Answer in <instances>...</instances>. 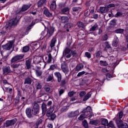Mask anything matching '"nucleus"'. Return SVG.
<instances>
[{"label":"nucleus","mask_w":128,"mask_h":128,"mask_svg":"<svg viewBox=\"0 0 128 128\" xmlns=\"http://www.w3.org/2000/svg\"><path fill=\"white\" fill-rule=\"evenodd\" d=\"M82 125L84 128H88V121L86 120H84L82 122Z\"/></svg>","instance_id":"obj_42"},{"label":"nucleus","mask_w":128,"mask_h":128,"mask_svg":"<svg viewBox=\"0 0 128 128\" xmlns=\"http://www.w3.org/2000/svg\"><path fill=\"white\" fill-rule=\"evenodd\" d=\"M3 70V74H8L12 72V70H10V66H4L2 68Z\"/></svg>","instance_id":"obj_14"},{"label":"nucleus","mask_w":128,"mask_h":128,"mask_svg":"<svg viewBox=\"0 0 128 128\" xmlns=\"http://www.w3.org/2000/svg\"><path fill=\"white\" fill-rule=\"evenodd\" d=\"M56 42V37H53L50 44L51 48H52L54 46Z\"/></svg>","instance_id":"obj_29"},{"label":"nucleus","mask_w":128,"mask_h":128,"mask_svg":"<svg viewBox=\"0 0 128 128\" xmlns=\"http://www.w3.org/2000/svg\"><path fill=\"white\" fill-rule=\"evenodd\" d=\"M20 104V98L16 97L14 99V106H18Z\"/></svg>","instance_id":"obj_25"},{"label":"nucleus","mask_w":128,"mask_h":128,"mask_svg":"<svg viewBox=\"0 0 128 128\" xmlns=\"http://www.w3.org/2000/svg\"><path fill=\"white\" fill-rule=\"evenodd\" d=\"M46 106H48L44 102H43L42 104L41 108L42 110V116H44V114H46V111L48 110Z\"/></svg>","instance_id":"obj_18"},{"label":"nucleus","mask_w":128,"mask_h":128,"mask_svg":"<svg viewBox=\"0 0 128 128\" xmlns=\"http://www.w3.org/2000/svg\"><path fill=\"white\" fill-rule=\"evenodd\" d=\"M68 17L66 16H63L60 17V22L62 24H68Z\"/></svg>","instance_id":"obj_22"},{"label":"nucleus","mask_w":128,"mask_h":128,"mask_svg":"<svg viewBox=\"0 0 128 128\" xmlns=\"http://www.w3.org/2000/svg\"><path fill=\"white\" fill-rule=\"evenodd\" d=\"M101 124H102V126H106L108 124V119L103 118L102 120Z\"/></svg>","instance_id":"obj_36"},{"label":"nucleus","mask_w":128,"mask_h":128,"mask_svg":"<svg viewBox=\"0 0 128 128\" xmlns=\"http://www.w3.org/2000/svg\"><path fill=\"white\" fill-rule=\"evenodd\" d=\"M112 78V75L108 73L106 75V78L107 80H108V78Z\"/></svg>","instance_id":"obj_60"},{"label":"nucleus","mask_w":128,"mask_h":128,"mask_svg":"<svg viewBox=\"0 0 128 128\" xmlns=\"http://www.w3.org/2000/svg\"><path fill=\"white\" fill-rule=\"evenodd\" d=\"M30 6H32V4H24L21 8H20L15 11L16 16L19 20H20L22 16V12H26Z\"/></svg>","instance_id":"obj_2"},{"label":"nucleus","mask_w":128,"mask_h":128,"mask_svg":"<svg viewBox=\"0 0 128 128\" xmlns=\"http://www.w3.org/2000/svg\"><path fill=\"white\" fill-rule=\"evenodd\" d=\"M42 84H40V82H36V84H35V88L37 90H42Z\"/></svg>","instance_id":"obj_33"},{"label":"nucleus","mask_w":128,"mask_h":128,"mask_svg":"<svg viewBox=\"0 0 128 128\" xmlns=\"http://www.w3.org/2000/svg\"><path fill=\"white\" fill-rule=\"evenodd\" d=\"M20 64H12V68H18V66H20Z\"/></svg>","instance_id":"obj_57"},{"label":"nucleus","mask_w":128,"mask_h":128,"mask_svg":"<svg viewBox=\"0 0 128 128\" xmlns=\"http://www.w3.org/2000/svg\"><path fill=\"white\" fill-rule=\"evenodd\" d=\"M22 92L20 89H17V95L16 96V98H22Z\"/></svg>","instance_id":"obj_38"},{"label":"nucleus","mask_w":128,"mask_h":128,"mask_svg":"<svg viewBox=\"0 0 128 128\" xmlns=\"http://www.w3.org/2000/svg\"><path fill=\"white\" fill-rule=\"evenodd\" d=\"M98 124V120H90V124H92L94 126H96Z\"/></svg>","instance_id":"obj_49"},{"label":"nucleus","mask_w":128,"mask_h":128,"mask_svg":"<svg viewBox=\"0 0 128 128\" xmlns=\"http://www.w3.org/2000/svg\"><path fill=\"white\" fill-rule=\"evenodd\" d=\"M54 110V106H50L48 110L46 112V116L48 117L50 120H54V119L56 118V114L54 113H52Z\"/></svg>","instance_id":"obj_4"},{"label":"nucleus","mask_w":128,"mask_h":128,"mask_svg":"<svg viewBox=\"0 0 128 128\" xmlns=\"http://www.w3.org/2000/svg\"><path fill=\"white\" fill-rule=\"evenodd\" d=\"M123 114L124 112H119L117 114L118 117H117L116 119V123L118 128L123 122L122 120Z\"/></svg>","instance_id":"obj_6"},{"label":"nucleus","mask_w":128,"mask_h":128,"mask_svg":"<svg viewBox=\"0 0 128 128\" xmlns=\"http://www.w3.org/2000/svg\"><path fill=\"white\" fill-rule=\"evenodd\" d=\"M78 70H80V64H77L75 68L76 72H78Z\"/></svg>","instance_id":"obj_56"},{"label":"nucleus","mask_w":128,"mask_h":128,"mask_svg":"<svg viewBox=\"0 0 128 128\" xmlns=\"http://www.w3.org/2000/svg\"><path fill=\"white\" fill-rule=\"evenodd\" d=\"M36 24V22H32L31 24H30L26 28V31L24 32V34H28V32H30V30L32 28V26Z\"/></svg>","instance_id":"obj_13"},{"label":"nucleus","mask_w":128,"mask_h":128,"mask_svg":"<svg viewBox=\"0 0 128 128\" xmlns=\"http://www.w3.org/2000/svg\"><path fill=\"white\" fill-rule=\"evenodd\" d=\"M31 110L32 112V114L36 116L40 114V105L38 103L35 102Z\"/></svg>","instance_id":"obj_5"},{"label":"nucleus","mask_w":128,"mask_h":128,"mask_svg":"<svg viewBox=\"0 0 128 128\" xmlns=\"http://www.w3.org/2000/svg\"><path fill=\"white\" fill-rule=\"evenodd\" d=\"M76 93V92H74V91L72 90L68 92V96H70V98H72V96H74V94Z\"/></svg>","instance_id":"obj_50"},{"label":"nucleus","mask_w":128,"mask_h":128,"mask_svg":"<svg viewBox=\"0 0 128 128\" xmlns=\"http://www.w3.org/2000/svg\"><path fill=\"white\" fill-rule=\"evenodd\" d=\"M107 126L108 128H116L114 126V122H112V120H110L109 123H108Z\"/></svg>","instance_id":"obj_45"},{"label":"nucleus","mask_w":128,"mask_h":128,"mask_svg":"<svg viewBox=\"0 0 128 128\" xmlns=\"http://www.w3.org/2000/svg\"><path fill=\"white\" fill-rule=\"evenodd\" d=\"M57 66L56 64H52L50 66V70H56L57 68Z\"/></svg>","instance_id":"obj_54"},{"label":"nucleus","mask_w":128,"mask_h":128,"mask_svg":"<svg viewBox=\"0 0 128 128\" xmlns=\"http://www.w3.org/2000/svg\"><path fill=\"white\" fill-rule=\"evenodd\" d=\"M42 119L38 118L34 125V128H38V126L42 124Z\"/></svg>","instance_id":"obj_30"},{"label":"nucleus","mask_w":128,"mask_h":128,"mask_svg":"<svg viewBox=\"0 0 128 128\" xmlns=\"http://www.w3.org/2000/svg\"><path fill=\"white\" fill-rule=\"evenodd\" d=\"M14 44V40H12L9 42L2 46L3 50H10L12 48V44Z\"/></svg>","instance_id":"obj_8"},{"label":"nucleus","mask_w":128,"mask_h":128,"mask_svg":"<svg viewBox=\"0 0 128 128\" xmlns=\"http://www.w3.org/2000/svg\"><path fill=\"white\" fill-rule=\"evenodd\" d=\"M90 14V12L88 10H86L84 12V16H88Z\"/></svg>","instance_id":"obj_61"},{"label":"nucleus","mask_w":128,"mask_h":128,"mask_svg":"<svg viewBox=\"0 0 128 128\" xmlns=\"http://www.w3.org/2000/svg\"><path fill=\"white\" fill-rule=\"evenodd\" d=\"M42 72L40 70H35V74L36 76H38V78H40V76H42Z\"/></svg>","instance_id":"obj_41"},{"label":"nucleus","mask_w":128,"mask_h":128,"mask_svg":"<svg viewBox=\"0 0 128 128\" xmlns=\"http://www.w3.org/2000/svg\"><path fill=\"white\" fill-rule=\"evenodd\" d=\"M122 16V13L120 12H117V13L114 15L115 18H118V16Z\"/></svg>","instance_id":"obj_59"},{"label":"nucleus","mask_w":128,"mask_h":128,"mask_svg":"<svg viewBox=\"0 0 128 128\" xmlns=\"http://www.w3.org/2000/svg\"><path fill=\"white\" fill-rule=\"evenodd\" d=\"M124 32V30L122 28H118L114 31V32L115 34H122Z\"/></svg>","instance_id":"obj_35"},{"label":"nucleus","mask_w":128,"mask_h":128,"mask_svg":"<svg viewBox=\"0 0 128 128\" xmlns=\"http://www.w3.org/2000/svg\"><path fill=\"white\" fill-rule=\"evenodd\" d=\"M43 14L46 16V18H51V16H52V14L50 12V10H48V8H45V9H44Z\"/></svg>","instance_id":"obj_17"},{"label":"nucleus","mask_w":128,"mask_h":128,"mask_svg":"<svg viewBox=\"0 0 128 128\" xmlns=\"http://www.w3.org/2000/svg\"><path fill=\"white\" fill-rule=\"evenodd\" d=\"M32 62V58H26L25 61L26 70H30Z\"/></svg>","instance_id":"obj_10"},{"label":"nucleus","mask_w":128,"mask_h":128,"mask_svg":"<svg viewBox=\"0 0 128 128\" xmlns=\"http://www.w3.org/2000/svg\"><path fill=\"white\" fill-rule=\"evenodd\" d=\"M54 28L53 26H50V28L48 29V32H47V36L48 38H50L51 36H52V34H54Z\"/></svg>","instance_id":"obj_15"},{"label":"nucleus","mask_w":128,"mask_h":128,"mask_svg":"<svg viewBox=\"0 0 128 128\" xmlns=\"http://www.w3.org/2000/svg\"><path fill=\"white\" fill-rule=\"evenodd\" d=\"M48 58L46 61V62L47 64H50L52 60V54L50 53H49L48 54Z\"/></svg>","instance_id":"obj_34"},{"label":"nucleus","mask_w":128,"mask_h":128,"mask_svg":"<svg viewBox=\"0 0 128 128\" xmlns=\"http://www.w3.org/2000/svg\"><path fill=\"white\" fill-rule=\"evenodd\" d=\"M30 50V46H25L23 47L22 52H28Z\"/></svg>","instance_id":"obj_48"},{"label":"nucleus","mask_w":128,"mask_h":128,"mask_svg":"<svg viewBox=\"0 0 128 128\" xmlns=\"http://www.w3.org/2000/svg\"><path fill=\"white\" fill-rule=\"evenodd\" d=\"M85 56L88 58H92V54L89 52H86Z\"/></svg>","instance_id":"obj_55"},{"label":"nucleus","mask_w":128,"mask_h":128,"mask_svg":"<svg viewBox=\"0 0 128 128\" xmlns=\"http://www.w3.org/2000/svg\"><path fill=\"white\" fill-rule=\"evenodd\" d=\"M60 82L62 86H64L66 82H68V80H66V78H64L62 80H61V81Z\"/></svg>","instance_id":"obj_43"},{"label":"nucleus","mask_w":128,"mask_h":128,"mask_svg":"<svg viewBox=\"0 0 128 128\" xmlns=\"http://www.w3.org/2000/svg\"><path fill=\"white\" fill-rule=\"evenodd\" d=\"M118 128H128V124L126 122H122Z\"/></svg>","instance_id":"obj_44"},{"label":"nucleus","mask_w":128,"mask_h":128,"mask_svg":"<svg viewBox=\"0 0 128 128\" xmlns=\"http://www.w3.org/2000/svg\"><path fill=\"white\" fill-rule=\"evenodd\" d=\"M94 116V113L92 112V108L90 106H87L83 109L81 112L80 114V120H84V118H92Z\"/></svg>","instance_id":"obj_1"},{"label":"nucleus","mask_w":128,"mask_h":128,"mask_svg":"<svg viewBox=\"0 0 128 128\" xmlns=\"http://www.w3.org/2000/svg\"><path fill=\"white\" fill-rule=\"evenodd\" d=\"M106 48H112V47L110 46V44H108V42H106Z\"/></svg>","instance_id":"obj_63"},{"label":"nucleus","mask_w":128,"mask_h":128,"mask_svg":"<svg viewBox=\"0 0 128 128\" xmlns=\"http://www.w3.org/2000/svg\"><path fill=\"white\" fill-rule=\"evenodd\" d=\"M54 76L57 78L58 82H62V74H60V72H55L54 73Z\"/></svg>","instance_id":"obj_21"},{"label":"nucleus","mask_w":128,"mask_h":128,"mask_svg":"<svg viewBox=\"0 0 128 128\" xmlns=\"http://www.w3.org/2000/svg\"><path fill=\"white\" fill-rule=\"evenodd\" d=\"M52 80H54V76L50 75L46 78V82H52Z\"/></svg>","instance_id":"obj_53"},{"label":"nucleus","mask_w":128,"mask_h":128,"mask_svg":"<svg viewBox=\"0 0 128 128\" xmlns=\"http://www.w3.org/2000/svg\"><path fill=\"white\" fill-rule=\"evenodd\" d=\"M24 100H26V98L22 96L20 99V104H24Z\"/></svg>","instance_id":"obj_64"},{"label":"nucleus","mask_w":128,"mask_h":128,"mask_svg":"<svg viewBox=\"0 0 128 128\" xmlns=\"http://www.w3.org/2000/svg\"><path fill=\"white\" fill-rule=\"evenodd\" d=\"M46 2V0H40L37 3L38 7L42 8Z\"/></svg>","instance_id":"obj_31"},{"label":"nucleus","mask_w":128,"mask_h":128,"mask_svg":"<svg viewBox=\"0 0 128 128\" xmlns=\"http://www.w3.org/2000/svg\"><path fill=\"white\" fill-rule=\"evenodd\" d=\"M16 122H18V119H16V118H14L11 120H6L4 123V124L5 126L8 128V126H14Z\"/></svg>","instance_id":"obj_9"},{"label":"nucleus","mask_w":128,"mask_h":128,"mask_svg":"<svg viewBox=\"0 0 128 128\" xmlns=\"http://www.w3.org/2000/svg\"><path fill=\"white\" fill-rule=\"evenodd\" d=\"M80 7H74L72 8V11L74 12L76 14H80Z\"/></svg>","instance_id":"obj_39"},{"label":"nucleus","mask_w":128,"mask_h":128,"mask_svg":"<svg viewBox=\"0 0 128 128\" xmlns=\"http://www.w3.org/2000/svg\"><path fill=\"white\" fill-rule=\"evenodd\" d=\"M32 78L28 77L24 79V84H32Z\"/></svg>","instance_id":"obj_28"},{"label":"nucleus","mask_w":128,"mask_h":128,"mask_svg":"<svg viewBox=\"0 0 128 128\" xmlns=\"http://www.w3.org/2000/svg\"><path fill=\"white\" fill-rule=\"evenodd\" d=\"M18 20H20V19L16 16L15 18L11 19L9 22L6 24L5 26L6 30H10V28H12V26H16L18 24Z\"/></svg>","instance_id":"obj_3"},{"label":"nucleus","mask_w":128,"mask_h":128,"mask_svg":"<svg viewBox=\"0 0 128 128\" xmlns=\"http://www.w3.org/2000/svg\"><path fill=\"white\" fill-rule=\"evenodd\" d=\"M102 40L106 41L108 40V34H105L104 36H103L102 37Z\"/></svg>","instance_id":"obj_52"},{"label":"nucleus","mask_w":128,"mask_h":128,"mask_svg":"<svg viewBox=\"0 0 128 128\" xmlns=\"http://www.w3.org/2000/svg\"><path fill=\"white\" fill-rule=\"evenodd\" d=\"M98 30V25L97 23H95L90 28V32H94V30Z\"/></svg>","instance_id":"obj_24"},{"label":"nucleus","mask_w":128,"mask_h":128,"mask_svg":"<svg viewBox=\"0 0 128 128\" xmlns=\"http://www.w3.org/2000/svg\"><path fill=\"white\" fill-rule=\"evenodd\" d=\"M102 56V51L100 50L97 51L96 52V58H100Z\"/></svg>","instance_id":"obj_37"},{"label":"nucleus","mask_w":128,"mask_h":128,"mask_svg":"<svg viewBox=\"0 0 128 128\" xmlns=\"http://www.w3.org/2000/svg\"><path fill=\"white\" fill-rule=\"evenodd\" d=\"M61 68L64 74H66V72H68V67L66 64H62Z\"/></svg>","instance_id":"obj_27"},{"label":"nucleus","mask_w":128,"mask_h":128,"mask_svg":"<svg viewBox=\"0 0 128 128\" xmlns=\"http://www.w3.org/2000/svg\"><path fill=\"white\" fill-rule=\"evenodd\" d=\"M108 0H98V4H104V2H106V1Z\"/></svg>","instance_id":"obj_58"},{"label":"nucleus","mask_w":128,"mask_h":128,"mask_svg":"<svg viewBox=\"0 0 128 128\" xmlns=\"http://www.w3.org/2000/svg\"><path fill=\"white\" fill-rule=\"evenodd\" d=\"M72 26H74V24L71 22L66 23V24L64 26V28L66 30V32H70V28Z\"/></svg>","instance_id":"obj_20"},{"label":"nucleus","mask_w":128,"mask_h":128,"mask_svg":"<svg viewBox=\"0 0 128 128\" xmlns=\"http://www.w3.org/2000/svg\"><path fill=\"white\" fill-rule=\"evenodd\" d=\"M60 12L62 14H68V12H70V8L66 6L62 8L60 10Z\"/></svg>","instance_id":"obj_19"},{"label":"nucleus","mask_w":128,"mask_h":128,"mask_svg":"<svg viewBox=\"0 0 128 128\" xmlns=\"http://www.w3.org/2000/svg\"><path fill=\"white\" fill-rule=\"evenodd\" d=\"M86 94V92L85 91L80 92V98H83Z\"/></svg>","instance_id":"obj_62"},{"label":"nucleus","mask_w":128,"mask_h":128,"mask_svg":"<svg viewBox=\"0 0 128 128\" xmlns=\"http://www.w3.org/2000/svg\"><path fill=\"white\" fill-rule=\"evenodd\" d=\"M114 6H116V4H110L106 6L108 10L112 8H114Z\"/></svg>","instance_id":"obj_51"},{"label":"nucleus","mask_w":128,"mask_h":128,"mask_svg":"<svg viewBox=\"0 0 128 128\" xmlns=\"http://www.w3.org/2000/svg\"><path fill=\"white\" fill-rule=\"evenodd\" d=\"M90 96H92V94H90V92H89L84 96L82 100L83 102H86Z\"/></svg>","instance_id":"obj_32"},{"label":"nucleus","mask_w":128,"mask_h":128,"mask_svg":"<svg viewBox=\"0 0 128 128\" xmlns=\"http://www.w3.org/2000/svg\"><path fill=\"white\" fill-rule=\"evenodd\" d=\"M24 56L23 54H20L13 56L11 59V64H14L16 62H19L20 60H22Z\"/></svg>","instance_id":"obj_7"},{"label":"nucleus","mask_w":128,"mask_h":128,"mask_svg":"<svg viewBox=\"0 0 128 128\" xmlns=\"http://www.w3.org/2000/svg\"><path fill=\"white\" fill-rule=\"evenodd\" d=\"M118 42H120V40L118 39V38L117 36H115L112 40V46H118Z\"/></svg>","instance_id":"obj_16"},{"label":"nucleus","mask_w":128,"mask_h":128,"mask_svg":"<svg viewBox=\"0 0 128 128\" xmlns=\"http://www.w3.org/2000/svg\"><path fill=\"white\" fill-rule=\"evenodd\" d=\"M26 114L28 118H32V108H27L26 110Z\"/></svg>","instance_id":"obj_12"},{"label":"nucleus","mask_w":128,"mask_h":128,"mask_svg":"<svg viewBox=\"0 0 128 128\" xmlns=\"http://www.w3.org/2000/svg\"><path fill=\"white\" fill-rule=\"evenodd\" d=\"M50 8L52 10H54L56 8V0L52 1L51 4L50 6Z\"/></svg>","instance_id":"obj_26"},{"label":"nucleus","mask_w":128,"mask_h":128,"mask_svg":"<svg viewBox=\"0 0 128 128\" xmlns=\"http://www.w3.org/2000/svg\"><path fill=\"white\" fill-rule=\"evenodd\" d=\"M110 24L111 26H116V19L114 18L110 22Z\"/></svg>","instance_id":"obj_47"},{"label":"nucleus","mask_w":128,"mask_h":128,"mask_svg":"<svg viewBox=\"0 0 128 128\" xmlns=\"http://www.w3.org/2000/svg\"><path fill=\"white\" fill-rule=\"evenodd\" d=\"M100 10L101 14H106V12H108L110 11V9L108 8V7H100Z\"/></svg>","instance_id":"obj_23"},{"label":"nucleus","mask_w":128,"mask_h":128,"mask_svg":"<svg viewBox=\"0 0 128 128\" xmlns=\"http://www.w3.org/2000/svg\"><path fill=\"white\" fill-rule=\"evenodd\" d=\"M80 114V112L78 110L76 111L71 112L68 114V118H74V116H78Z\"/></svg>","instance_id":"obj_11"},{"label":"nucleus","mask_w":128,"mask_h":128,"mask_svg":"<svg viewBox=\"0 0 128 128\" xmlns=\"http://www.w3.org/2000/svg\"><path fill=\"white\" fill-rule=\"evenodd\" d=\"M70 49L66 48L63 52V56H66V54H70Z\"/></svg>","instance_id":"obj_40"},{"label":"nucleus","mask_w":128,"mask_h":128,"mask_svg":"<svg viewBox=\"0 0 128 128\" xmlns=\"http://www.w3.org/2000/svg\"><path fill=\"white\" fill-rule=\"evenodd\" d=\"M100 66H108V64L106 61L100 60Z\"/></svg>","instance_id":"obj_46"}]
</instances>
